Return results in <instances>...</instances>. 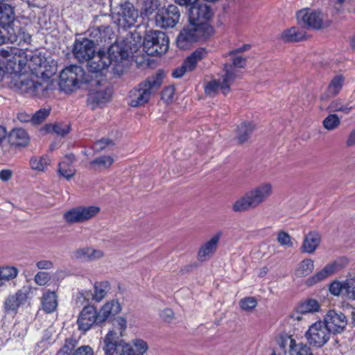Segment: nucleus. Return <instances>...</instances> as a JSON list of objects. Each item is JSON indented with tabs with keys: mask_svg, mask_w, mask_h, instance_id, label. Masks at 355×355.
<instances>
[{
	"mask_svg": "<svg viewBox=\"0 0 355 355\" xmlns=\"http://www.w3.org/2000/svg\"><path fill=\"white\" fill-rule=\"evenodd\" d=\"M73 55L79 62H87L89 72L103 75L111 66L113 73L120 76L128 66V51L118 44H112L107 53L95 50L94 42L87 38L76 39Z\"/></svg>",
	"mask_w": 355,
	"mask_h": 355,
	"instance_id": "obj_1",
	"label": "nucleus"
},
{
	"mask_svg": "<svg viewBox=\"0 0 355 355\" xmlns=\"http://www.w3.org/2000/svg\"><path fill=\"white\" fill-rule=\"evenodd\" d=\"M272 184H259L237 199L232 205V210L235 212H243L254 209L266 202L272 196Z\"/></svg>",
	"mask_w": 355,
	"mask_h": 355,
	"instance_id": "obj_2",
	"label": "nucleus"
},
{
	"mask_svg": "<svg viewBox=\"0 0 355 355\" xmlns=\"http://www.w3.org/2000/svg\"><path fill=\"white\" fill-rule=\"evenodd\" d=\"M164 76L163 71L159 70L134 87L130 92L129 105L137 107L147 103L151 96L160 88Z\"/></svg>",
	"mask_w": 355,
	"mask_h": 355,
	"instance_id": "obj_3",
	"label": "nucleus"
},
{
	"mask_svg": "<svg viewBox=\"0 0 355 355\" xmlns=\"http://www.w3.org/2000/svg\"><path fill=\"white\" fill-rule=\"evenodd\" d=\"M88 82L85 69L73 64L65 67L60 72L59 87L65 93H71L79 89L82 84Z\"/></svg>",
	"mask_w": 355,
	"mask_h": 355,
	"instance_id": "obj_4",
	"label": "nucleus"
},
{
	"mask_svg": "<svg viewBox=\"0 0 355 355\" xmlns=\"http://www.w3.org/2000/svg\"><path fill=\"white\" fill-rule=\"evenodd\" d=\"M25 53L17 48L0 49V63L3 69L10 73L18 75L26 65L27 59L24 56Z\"/></svg>",
	"mask_w": 355,
	"mask_h": 355,
	"instance_id": "obj_5",
	"label": "nucleus"
},
{
	"mask_svg": "<svg viewBox=\"0 0 355 355\" xmlns=\"http://www.w3.org/2000/svg\"><path fill=\"white\" fill-rule=\"evenodd\" d=\"M213 33L210 25L198 26L190 23V25L183 28L178 35L176 43L181 49H187L192 42L201 38H207Z\"/></svg>",
	"mask_w": 355,
	"mask_h": 355,
	"instance_id": "obj_6",
	"label": "nucleus"
},
{
	"mask_svg": "<svg viewBox=\"0 0 355 355\" xmlns=\"http://www.w3.org/2000/svg\"><path fill=\"white\" fill-rule=\"evenodd\" d=\"M169 40L165 33L150 30L146 32L143 42L144 51L152 56L165 53L168 49Z\"/></svg>",
	"mask_w": 355,
	"mask_h": 355,
	"instance_id": "obj_7",
	"label": "nucleus"
},
{
	"mask_svg": "<svg viewBox=\"0 0 355 355\" xmlns=\"http://www.w3.org/2000/svg\"><path fill=\"white\" fill-rule=\"evenodd\" d=\"M223 71L222 79L212 80L205 85V92L207 96H215L219 90H221L224 95L229 93L230 86L234 83L236 75L230 64H224Z\"/></svg>",
	"mask_w": 355,
	"mask_h": 355,
	"instance_id": "obj_8",
	"label": "nucleus"
},
{
	"mask_svg": "<svg viewBox=\"0 0 355 355\" xmlns=\"http://www.w3.org/2000/svg\"><path fill=\"white\" fill-rule=\"evenodd\" d=\"M9 87L15 92L29 96H37L40 90H44L41 83L21 74L14 75L12 77L9 83Z\"/></svg>",
	"mask_w": 355,
	"mask_h": 355,
	"instance_id": "obj_9",
	"label": "nucleus"
},
{
	"mask_svg": "<svg viewBox=\"0 0 355 355\" xmlns=\"http://www.w3.org/2000/svg\"><path fill=\"white\" fill-rule=\"evenodd\" d=\"M298 24L302 26L319 30L328 27L331 24L329 20H324V15L320 11L303 9L296 14Z\"/></svg>",
	"mask_w": 355,
	"mask_h": 355,
	"instance_id": "obj_10",
	"label": "nucleus"
},
{
	"mask_svg": "<svg viewBox=\"0 0 355 355\" xmlns=\"http://www.w3.org/2000/svg\"><path fill=\"white\" fill-rule=\"evenodd\" d=\"M100 210V207L95 205L78 206L66 211L63 218L68 224L81 223L95 217Z\"/></svg>",
	"mask_w": 355,
	"mask_h": 355,
	"instance_id": "obj_11",
	"label": "nucleus"
},
{
	"mask_svg": "<svg viewBox=\"0 0 355 355\" xmlns=\"http://www.w3.org/2000/svg\"><path fill=\"white\" fill-rule=\"evenodd\" d=\"M116 341L118 350H120V355H144L148 349V343L143 339L136 338L132 340L130 343H126L123 340H119L117 333L114 330H110Z\"/></svg>",
	"mask_w": 355,
	"mask_h": 355,
	"instance_id": "obj_12",
	"label": "nucleus"
},
{
	"mask_svg": "<svg viewBox=\"0 0 355 355\" xmlns=\"http://www.w3.org/2000/svg\"><path fill=\"white\" fill-rule=\"evenodd\" d=\"M331 332L322 321L311 324L305 334L306 338L311 345L320 347L329 340Z\"/></svg>",
	"mask_w": 355,
	"mask_h": 355,
	"instance_id": "obj_13",
	"label": "nucleus"
},
{
	"mask_svg": "<svg viewBox=\"0 0 355 355\" xmlns=\"http://www.w3.org/2000/svg\"><path fill=\"white\" fill-rule=\"evenodd\" d=\"M180 13L178 8L173 4L159 9L155 15V23L162 28L174 27L180 20Z\"/></svg>",
	"mask_w": 355,
	"mask_h": 355,
	"instance_id": "obj_14",
	"label": "nucleus"
},
{
	"mask_svg": "<svg viewBox=\"0 0 355 355\" xmlns=\"http://www.w3.org/2000/svg\"><path fill=\"white\" fill-rule=\"evenodd\" d=\"M213 16L211 8L200 1L191 6L189 10V20L191 24L204 26L209 25L207 21Z\"/></svg>",
	"mask_w": 355,
	"mask_h": 355,
	"instance_id": "obj_15",
	"label": "nucleus"
},
{
	"mask_svg": "<svg viewBox=\"0 0 355 355\" xmlns=\"http://www.w3.org/2000/svg\"><path fill=\"white\" fill-rule=\"evenodd\" d=\"M324 323L331 333L340 334L346 328L347 319L341 311L331 309L324 315Z\"/></svg>",
	"mask_w": 355,
	"mask_h": 355,
	"instance_id": "obj_16",
	"label": "nucleus"
},
{
	"mask_svg": "<svg viewBox=\"0 0 355 355\" xmlns=\"http://www.w3.org/2000/svg\"><path fill=\"white\" fill-rule=\"evenodd\" d=\"M330 293L334 296H345L355 300V279H347L345 281H334L329 286Z\"/></svg>",
	"mask_w": 355,
	"mask_h": 355,
	"instance_id": "obj_17",
	"label": "nucleus"
},
{
	"mask_svg": "<svg viewBox=\"0 0 355 355\" xmlns=\"http://www.w3.org/2000/svg\"><path fill=\"white\" fill-rule=\"evenodd\" d=\"M118 15L119 26L124 29L135 25L138 17V12L129 2L121 3Z\"/></svg>",
	"mask_w": 355,
	"mask_h": 355,
	"instance_id": "obj_18",
	"label": "nucleus"
},
{
	"mask_svg": "<svg viewBox=\"0 0 355 355\" xmlns=\"http://www.w3.org/2000/svg\"><path fill=\"white\" fill-rule=\"evenodd\" d=\"M97 310L94 306H86L79 313L77 319L78 329L84 332L88 331L94 324L98 322Z\"/></svg>",
	"mask_w": 355,
	"mask_h": 355,
	"instance_id": "obj_19",
	"label": "nucleus"
},
{
	"mask_svg": "<svg viewBox=\"0 0 355 355\" xmlns=\"http://www.w3.org/2000/svg\"><path fill=\"white\" fill-rule=\"evenodd\" d=\"M221 236L222 232H218L201 245L197 254V258L199 261L203 262L207 261L214 254Z\"/></svg>",
	"mask_w": 355,
	"mask_h": 355,
	"instance_id": "obj_20",
	"label": "nucleus"
},
{
	"mask_svg": "<svg viewBox=\"0 0 355 355\" xmlns=\"http://www.w3.org/2000/svg\"><path fill=\"white\" fill-rule=\"evenodd\" d=\"M279 345L283 348L288 345L290 355H313L310 347L307 345L302 343H297L291 336L281 338Z\"/></svg>",
	"mask_w": 355,
	"mask_h": 355,
	"instance_id": "obj_21",
	"label": "nucleus"
},
{
	"mask_svg": "<svg viewBox=\"0 0 355 355\" xmlns=\"http://www.w3.org/2000/svg\"><path fill=\"white\" fill-rule=\"evenodd\" d=\"M90 37L96 43L110 42L114 37L115 33L113 28L109 24H103L90 31Z\"/></svg>",
	"mask_w": 355,
	"mask_h": 355,
	"instance_id": "obj_22",
	"label": "nucleus"
},
{
	"mask_svg": "<svg viewBox=\"0 0 355 355\" xmlns=\"http://www.w3.org/2000/svg\"><path fill=\"white\" fill-rule=\"evenodd\" d=\"M105 253L103 250L92 247H84L76 250L72 253L73 258L84 261H94L103 258Z\"/></svg>",
	"mask_w": 355,
	"mask_h": 355,
	"instance_id": "obj_23",
	"label": "nucleus"
},
{
	"mask_svg": "<svg viewBox=\"0 0 355 355\" xmlns=\"http://www.w3.org/2000/svg\"><path fill=\"white\" fill-rule=\"evenodd\" d=\"M28 291L26 289L18 290L15 294L9 295L4 302V307L7 311H16L24 304L28 299Z\"/></svg>",
	"mask_w": 355,
	"mask_h": 355,
	"instance_id": "obj_24",
	"label": "nucleus"
},
{
	"mask_svg": "<svg viewBox=\"0 0 355 355\" xmlns=\"http://www.w3.org/2000/svg\"><path fill=\"white\" fill-rule=\"evenodd\" d=\"M111 96L112 90L108 87L103 90H93L88 95L87 103L94 110L96 107L110 101Z\"/></svg>",
	"mask_w": 355,
	"mask_h": 355,
	"instance_id": "obj_25",
	"label": "nucleus"
},
{
	"mask_svg": "<svg viewBox=\"0 0 355 355\" xmlns=\"http://www.w3.org/2000/svg\"><path fill=\"white\" fill-rule=\"evenodd\" d=\"M8 141L11 146L24 148L29 144L30 137L25 130L14 128L8 134Z\"/></svg>",
	"mask_w": 355,
	"mask_h": 355,
	"instance_id": "obj_26",
	"label": "nucleus"
},
{
	"mask_svg": "<svg viewBox=\"0 0 355 355\" xmlns=\"http://www.w3.org/2000/svg\"><path fill=\"white\" fill-rule=\"evenodd\" d=\"M121 311V307L118 301L111 300L107 302L97 311L98 322H104L110 317L119 313Z\"/></svg>",
	"mask_w": 355,
	"mask_h": 355,
	"instance_id": "obj_27",
	"label": "nucleus"
},
{
	"mask_svg": "<svg viewBox=\"0 0 355 355\" xmlns=\"http://www.w3.org/2000/svg\"><path fill=\"white\" fill-rule=\"evenodd\" d=\"M255 129L256 125L252 122L243 121L241 123L236 130L235 139L240 144L247 142Z\"/></svg>",
	"mask_w": 355,
	"mask_h": 355,
	"instance_id": "obj_28",
	"label": "nucleus"
},
{
	"mask_svg": "<svg viewBox=\"0 0 355 355\" xmlns=\"http://www.w3.org/2000/svg\"><path fill=\"white\" fill-rule=\"evenodd\" d=\"M320 241V235L317 232H310L304 236L300 250L304 253L312 254L316 250Z\"/></svg>",
	"mask_w": 355,
	"mask_h": 355,
	"instance_id": "obj_29",
	"label": "nucleus"
},
{
	"mask_svg": "<svg viewBox=\"0 0 355 355\" xmlns=\"http://www.w3.org/2000/svg\"><path fill=\"white\" fill-rule=\"evenodd\" d=\"M15 19V12L13 8L8 4H0V26L3 28L10 30L13 27L11 24Z\"/></svg>",
	"mask_w": 355,
	"mask_h": 355,
	"instance_id": "obj_30",
	"label": "nucleus"
},
{
	"mask_svg": "<svg viewBox=\"0 0 355 355\" xmlns=\"http://www.w3.org/2000/svg\"><path fill=\"white\" fill-rule=\"evenodd\" d=\"M337 266L338 265L336 263L327 264L322 270L308 278L306 284L308 286H313L324 280L337 270Z\"/></svg>",
	"mask_w": 355,
	"mask_h": 355,
	"instance_id": "obj_31",
	"label": "nucleus"
},
{
	"mask_svg": "<svg viewBox=\"0 0 355 355\" xmlns=\"http://www.w3.org/2000/svg\"><path fill=\"white\" fill-rule=\"evenodd\" d=\"M207 55V51L204 48H198L191 55L187 57L184 62V67L188 71H192L196 67L197 63Z\"/></svg>",
	"mask_w": 355,
	"mask_h": 355,
	"instance_id": "obj_32",
	"label": "nucleus"
},
{
	"mask_svg": "<svg viewBox=\"0 0 355 355\" xmlns=\"http://www.w3.org/2000/svg\"><path fill=\"white\" fill-rule=\"evenodd\" d=\"M57 295L54 291H46L42 297L43 310L47 313L54 312L58 306Z\"/></svg>",
	"mask_w": 355,
	"mask_h": 355,
	"instance_id": "obj_33",
	"label": "nucleus"
},
{
	"mask_svg": "<svg viewBox=\"0 0 355 355\" xmlns=\"http://www.w3.org/2000/svg\"><path fill=\"white\" fill-rule=\"evenodd\" d=\"M58 173L60 177L70 180L76 174V169L72 164L70 157H65V159L58 164Z\"/></svg>",
	"mask_w": 355,
	"mask_h": 355,
	"instance_id": "obj_34",
	"label": "nucleus"
},
{
	"mask_svg": "<svg viewBox=\"0 0 355 355\" xmlns=\"http://www.w3.org/2000/svg\"><path fill=\"white\" fill-rule=\"evenodd\" d=\"M42 130L46 132H53L61 137H64L71 130V126L66 123H55L54 124H46Z\"/></svg>",
	"mask_w": 355,
	"mask_h": 355,
	"instance_id": "obj_35",
	"label": "nucleus"
},
{
	"mask_svg": "<svg viewBox=\"0 0 355 355\" xmlns=\"http://www.w3.org/2000/svg\"><path fill=\"white\" fill-rule=\"evenodd\" d=\"M345 78L343 75L334 77L330 81L326 91L328 97L335 96L340 92L344 85Z\"/></svg>",
	"mask_w": 355,
	"mask_h": 355,
	"instance_id": "obj_36",
	"label": "nucleus"
},
{
	"mask_svg": "<svg viewBox=\"0 0 355 355\" xmlns=\"http://www.w3.org/2000/svg\"><path fill=\"white\" fill-rule=\"evenodd\" d=\"M8 34L9 35L8 40L12 43L18 44L21 42L29 43L31 40V36L20 28L17 29V31L14 28H10V30H8Z\"/></svg>",
	"mask_w": 355,
	"mask_h": 355,
	"instance_id": "obj_37",
	"label": "nucleus"
},
{
	"mask_svg": "<svg viewBox=\"0 0 355 355\" xmlns=\"http://www.w3.org/2000/svg\"><path fill=\"white\" fill-rule=\"evenodd\" d=\"M110 289V286L107 281L95 283L92 300L97 302H101L105 297Z\"/></svg>",
	"mask_w": 355,
	"mask_h": 355,
	"instance_id": "obj_38",
	"label": "nucleus"
},
{
	"mask_svg": "<svg viewBox=\"0 0 355 355\" xmlns=\"http://www.w3.org/2000/svg\"><path fill=\"white\" fill-rule=\"evenodd\" d=\"M305 37L302 31H300L296 27H291L284 31L282 33V39L285 42H293L302 40Z\"/></svg>",
	"mask_w": 355,
	"mask_h": 355,
	"instance_id": "obj_39",
	"label": "nucleus"
},
{
	"mask_svg": "<svg viewBox=\"0 0 355 355\" xmlns=\"http://www.w3.org/2000/svg\"><path fill=\"white\" fill-rule=\"evenodd\" d=\"M320 309V304L315 299H307L299 304L297 310L304 314L318 312Z\"/></svg>",
	"mask_w": 355,
	"mask_h": 355,
	"instance_id": "obj_40",
	"label": "nucleus"
},
{
	"mask_svg": "<svg viewBox=\"0 0 355 355\" xmlns=\"http://www.w3.org/2000/svg\"><path fill=\"white\" fill-rule=\"evenodd\" d=\"M354 107L350 105L349 103L345 104L340 98H337L331 102L328 105L327 110L329 112H340L345 114H347L351 112Z\"/></svg>",
	"mask_w": 355,
	"mask_h": 355,
	"instance_id": "obj_41",
	"label": "nucleus"
},
{
	"mask_svg": "<svg viewBox=\"0 0 355 355\" xmlns=\"http://www.w3.org/2000/svg\"><path fill=\"white\" fill-rule=\"evenodd\" d=\"M112 336L111 333H107L104 338L103 350L105 354L106 355H120L121 353L120 350H118L115 338Z\"/></svg>",
	"mask_w": 355,
	"mask_h": 355,
	"instance_id": "obj_42",
	"label": "nucleus"
},
{
	"mask_svg": "<svg viewBox=\"0 0 355 355\" xmlns=\"http://www.w3.org/2000/svg\"><path fill=\"white\" fill-rule=\"evenodd\" d=\"M314 269L313 261L311 259L302 260L297 266L295 270L297 277H305L312 272Z\"/></svg>",
	"mask_w": 355,
	"mask_h": 355,
	"instance_id": "obj_43",
	"label": "nucleus"
},
{
	"mask_svg": "<svg viewBox=\"0 0 355 355\" xmlns=\"http://www.w3.org/2000/svg\"><path fill=\"white\" fill-rule=\"evenodd\" d=\"M19 273V270L15 266H0V282H8L15 279Z\"/></svg>",
	"mask_w": 355,
	"mask_h": 355,
	"instance_id": "obj_44",
	"label": "nucleus"
},
{
	"mask_svg": "<svg viewBox=\"0 0 355 355\" xmlns=\"http://www.w3.org/2000/svg\"><path fill=\"white\" fill-rule=\"evenodd\" d=\"M49 157H32L30 159V164L33 170L43 171L50 164Z\"/></svg>",
	"mask_w": 355,
	"mask_h": 355,
	"instance_id": "obj_45",
	"label": "nucleus"
},
{
	"mask_svg": "<svg viewBox=\"0 0 355 355\" xmlns=\"http://www.w3.org/2000/svg\"><path fill=\"white\" fill-rule=\"evenodd\" d=\"M78 343V340L75 338H67L63 346L58 352L57 355H72Z\"/></svg>",
	"mask_w": 355,
	"mask_h": 355,
	"instance_id": "obj_46",
	"label": "nucleus"
},
{
	"mask_svg": "<svg viewBox=\"0 0 355 355\" xmlns=\"http://www.w3.org/2000/svg\"><path fill=\"white\" fill-rule=\"evenodd\" d=\"M114 162L112 157H97L91 161L90 165L94 169L106 168Z\"/></svg>",
	"mask_w": 355,
	"mask_h": 355,
	"instance_id": "obj_47",
	"label": "nucleus"
},
{
	"mask_svg": "<svg viewBox=\"0 0 355 355\" xmlns=\"http://www.w3.org/2000/svg\"><path fill=\"white\" fill-rule=\"evenodd\" d=\"M340 124V119L336 114H329L322 121L324 128L327 130H334Z\"/></svg>",
	"mask_w": 355,
	"mask_h": 355,
	"instance_id": "obj_48",
	"label": "nucleus"
},
{
	"mask_svg": "<svg viewBox=\"0 0 355 355\" xmlns=\"http://www.w3.org/2000/svg\"><path fill=\"white\" fill-rule=\"evenodd\" d=\"M239 305L242 310L251 311L257 306V300L254 297H244L240 300Z\"/></svg>",
	"mask_w": 355,
	"mask_h": 355,
	"instance_id": "obj_49",
	"label": "nucleus"
},
{
	"mask_svg": "<svg viewBox=\"0 0 355 355\" xmlns=\"http://www.w3.org/2000/svg\"><path fill=\"white\" fill-rule=\"evenodd\" d=\"M49 109H40L31 116L32 123L34 125L40 124L49 115Z\"/></svg>",
	"mask_w": 355,
	"mask_h": 355,
	"instance_id": "obj_50",
	"label": "nucleus"
},
{
	"mask_svg": "<svg viewBox=\"0 0 355 355\" xmlns=\"http://www.w3.org/2000/svg\"><path fill=\"white\" fill-rule=\"evenodd\" d=\"M114 325L119 331V334H117L119 340H121V337L127 328V320L123 317H117L114 319Z\"/></svg>",
	"mask_w": 355,
	"mask_h": 355,
	"instance_id": "obj_51",
	"label": "nucleus"
},
{
	"mask_svg": "<svg viewBox=\"0 0 355 355\" xmlns=\"http://www.w3.org/2000/svg\"><path fill=\"white\" fill-rule=\"evenodd\" d=\"M159 5V0H144L142 9L147 14H151L158 8Z\"/></svg>",
	"mask_w": 355,
	"mask_h": 355,
	"instance_id": "obj_52",
	"label": "nucleus"
},
{
	"mask_svg": "<svg viewBox=\"0 0 355 355\" xmlns=\"http://www.w3.org/2000/svg\"><path fill=\"white\" fill-rule=\"evenodd\" d=\"M50 275L46 272H38L34 277V282L39 286H44L50 281Z\"/></svg>",
	"mask_w": 355,
	"mask_h": 355,
	"instance_id": "obj_53",
	"label": "nucleus"
},
{
	"mask_svg": "<svg viewBox=\"0 0 355 355\" xmlns=\"http://www.w3.org/2000/svg\"><path fill=\"white\" fill-rule=\"evenodd\" d=\"M277 241L282 245H286L288 247L293 246V242L290 235L284 231L279 232L277 234Z\"/></svg>",
	"mask_w": 355,
	"mask_h": 355,
	"instance_id": "obj_54",
	"label": "nucleus"
},
{
	"mask_svg": "<svg viewBox=\"0 0 355 355\" xmlns=\"http://www.w3.org/2000/svg\"><path fill=\"white\" fill-rule=\"evenodd\" d=\"M114 145V142L109 139H102L101 140L97 141L94 144V149L96 151L101 150L107 147L112 146Z\"/></svg>",
	"mask_w": 355,
	"mask_h": 355,
	"instance_id": "obj_55",
	"label": "nucleus"
},
{
	"mask_svg": "<svg viewBox=\"0 0 355 355\" xmlns=\"http://www.w3.org/2000/svg\"><path fill=\"white\" fill-rule=\"evenodd\" d=\"M232 56V64L231 65L233 67L234 70H235V67L244 68L245 67L247 62L245 58L236 55ZM234 72L236 73V71Z\"/></svg>",
	"mask_w": 355,
	"mask_h": 355,
	"instance_id": "obj_56",
	"label": "nucleus"
},
{
	"mask_svg": "<svg viewBox=\"0 0 355 355\" xmlns=\"http://www.w3.org/2000/svg\"><path fill=\"white\" fill-rule=\"evenodd\" d=\"M72 355H94V351L89 345H82L74 350Z\"/></svg>",
	"mask_w": 355,
	"mask_h": 355,
	"instance_id": "obj_57",
	"label": "nucleus"
},
{
	"mask_svg": "<svg viewBox=\"0 0 355 355\" xmlns=\"http://www.w3.org/2000/svg\"><path fill=\"white\" fill-rule=\"evenodd\" d=\"M35 265L40 270H50L53 268V263L46 259L40 260L36 262Z\"/></svg>",
	"mask_w": 355,
	"mask_h": 355,
	"instance_id": "obj_58",
	"label": "nucleus"
},
{
	"mask_svg": "<svg viewBox=\"0 0 355 355\" xmlns=\"http://www.w3.org/2000/svg\"><path fill=\"white\" fill-rule=\"evenodd\" d=\"M174 313L171 309H165L160 314V317L166 322L170 323L173 319Z\"/></svg>",
	"mask_w": 355,
	"mask_h": 355,
	"instance_id": "obj_59",
	"label": "nucleus"
},
{
	"mask_svg": "<svg viewBox=\"0 0 355 355\" xmlns=\"http://www.w3.org/2000/svg\"><path fill=\"white\" fill-rule=\"evenodd\" d=\"M251 48V46L250 44H244L242 46L237 48L236 49L232 50L229 51L225 56L227 55H235L238 53H243L244 51H248Z\"/></svg>",
	"mask_w": 355,
	"mask_h": 355,
	"instance_id": "obj_60",
	"label": "nucleus"
},
{
	"mask_svg": "<svg viewBox=\"0 0 355 355\" xmlns=\"http://www.w3.org/2000/svg\"><path fill=\"white\" fill-rule=\"evenodd\" d=\"M187 71H188L187 69H186V68L184 67V64H182L180 67L176 69L173 71L172 75L173 77L175 78H179L182 77Z\"/></svg>",
	"mask_w": 355,
	"mask_h": 355,
	"instance_id": "obj_61",
	"label": "nucleus"
},
{
	"mask_svg": "<svg viewBox=\"0 0 355 355\" xmlns=\"http://www.w3.org/2000/svg\"><path fill=\"white\" fill-rule=\"evenodd\" d=\"M199 0H175V2L181 6L191 7Z\"/></svg>",
	"mask_w": 355,
	"mask_h": 355,
	"instance_id": "obj_62",
	"label": "nucleus"
},
{
	"mask_svg": "<svg viewBox=\"0 0 355 355\" xmlns=\"http://www.w3.org/2000/svg\"><path fill=\"white\" fill-rule=\"evenodd\" d=\"M12 176V172L10 170H2L0 171V179L2 181H7L10 179Z\"/></svg>",
	"mask_w": 355,
	"mask_h": 355,
	"instance_id": "obj_63",
	"label": "nucleus"
},
{
	"mask_svg": "<svg viewBox=\"0 0 355 355\" xmlns=\"http://www.w3.org/2000/svg\"><path fill=\"white\" fill-rule=\"evenodd\" d=\"M347 144L349 146L355 144V129L350 133L347 140Z\"/></svg>",
	"mask_w": 355,
	"mask_h": 355,
	"instance_id": "obj_64",
	"label": "nucleus"
}]
</instances>
